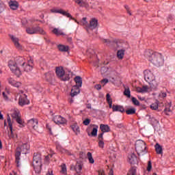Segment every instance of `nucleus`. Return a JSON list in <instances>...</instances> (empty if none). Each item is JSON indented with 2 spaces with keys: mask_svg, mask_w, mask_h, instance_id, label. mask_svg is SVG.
Segmentation results:
<instances>
[{
  "mask_svg": "<svg viewBox=\"0 0 175 175\" xmlns=\"http://www.w3.org/2000/svg\"><path fill=\"white\" fill-rule=\"evenodd\" d=\"M144 56L155 66H162L163 65V57L159 53H154L153 51L148 50L145 51Z\"/></svg>",
  "mask_w": 175,
  "mask_h": 175,
  "instance_id": "nucleus-1",
  "label": "nucleus"
},
{
  "mask_svg": "<svg viewBox=\"0 0 175 175\" xmlns=\"http://www.w3.org/2000/svg\"><path fill=\"white\" fill-rule=\"evenodd\" d=\"M33 166L35 172L39 174L42 171V154L40 153L36 152L33 154Z\"/></svg>",
  "mask_w": 175,
  "mask_h": 175,
  "instance_id": "nucleus-2",
  "label": "nucleus"
},
{
  "mask_svg": "<svg viewBox=\"0 0 175 175\" xmlns=\"http://www.w3.org/2000/svg\"><path fill=\"white\" fill-rule=\"evenodd\" d=\"M29 150V145L28 144H23L22 146L16 148L15 152L16 163L18 165L20 163V157L22 154H27Z\"/></svg>",
  "mask_w": 175,
  "mask_h": 175,
  "instance_id": "nucleus-3",
  "label": "nucleus"
},
{
  "mask_svg": "<svg viewBox=\"0 0 175 175\" xmlns=\"http://www.w3.org/2000/svg\"><path fill=\"white\" fill-rule=\"evenodd\" d=\"M135 151L137 155H144L147 154V146H146V142L142 139L137 140L135 142Z\"/></svg>",
  "mask_w": 175,
  "mask_h": 175,
  "instance_id": "nucleus-4",
  "label": "nucleus"
},
{
  "mask_svg": "<svg viewBox=\"0 0 175 175\" xmlns=\"http://www.w3.org/2000/svg\"><path fill=\"white\" fill-rule=\"evenodd\" d=\"M7 122H8V126L10 128V131H8L9 140L16 142V139L18 137L17 133L13 132V124L12 123V120L10 119V116L9 115L7 116Z\"/></svg>",
  "mask_w": 175,
  "mask_h": 175,
  "instance_id": "nucleus-5",
  "label": "nucleus"
},
{
  "mask_svg": "<svg viewBox=\"0 0 175 175\" xmlns=\"http://www.w3.org/2000/svg\"><path fill=\"white\" fill-rule=\"evenodd\" d=\"M55 72L57 77L63 81H68L70 79L69 75L65 74V70H64V68L62 67H57Z\"/></svg>",
  "mask_w": 175,
  "mask_h": 175,
  "instance_id": "nucleus-6",
  "label": "nucleus"
},
{
  "mask_svg": "<svg viewBox=\"0 0 175 175\" xmlns=\"http://www.w3.org/2000/svg\"><path fill=\"white\" fill-rule=\"evenodd\" d=\"M26 31L29 35H33L36 33H40L41 35L46 34V31L39 26L27 27Z\"/></svg>",
  "mask_w": 175,
  "mask_h": 175,
  "instance_id": "nucleus-7",
  "label": "nucleus"
},
{
  "mask_svg": "<svg viewBox=\"0 0 175 175\" xmlns=\"http://www.w3.org/2000/svg\"><path fill=\"white\" fill-rule=\"evenodd\" d=\"M8 66L10 68V70H12V73H14L16 76H21V70H20V68H18V66L16 64V62L10 60L8 62Z\"/></svg>",
  "mask_w": 175,
  "mask_h": 175,
  "instance_id": "nucleus-8",
  "label": "nucleus"
},
{
  "mask_svg": "<svg viewBox=\"0 0 175 175\" xmlns=\"http://www.w3.org/2000/svg\"><path fill=\"white\" fill-rule=\"evenodd\" d=\"M144 80L148 83L149 81H152L154 80L155 75L151 70H145L144 71Z\"/></svg>",
  "mask_w": 175,
  "mask_h": 175,
  "instance_id": "nucleus-9",
  "label": "nucleus"
},
{
  "mask_svg": "<svg viewBox=\"0 0 175 175\" xmlns=\"http://www.w3.org/2000/svg\"><path fill=\"white\" fill-rule=\"evenodd\" d=\"M96 27H98V20L92 18L90 21V24L86 27V31L88 32V33H90L91 31L96 29Z\"/></svg>",
  "mask_w": 175,
  "mask_h": 175,
  "instance_id": "nucleus-10",
  "label": "nucleus"
},
{
  "mask_svg": "<svg viewBox=\"0 0 175 175\" xmlns=\"http://www.w3.org/2000/svg\"><path fill=\"white\" fill-rule=\"evenodd\" d=\"M23 92H24L23 90L21 91L22 94L20 96L18 100L19 106H25V105H29V100L28 98H27V95L23 94Z\"/></svg>",
  "mask_w": 175,
  "mask_h": 175,
  "instance_id": "nucleus-11",
  "label": "nucleus"
},
{
  "mask_svg": "<svg viewBox=\"0 0 175 175\" xmlns=\"http://www.w3.org/2000/svg\"><path fill=\"white\" fill-rule=\"evenodd\" d=\"M9 37L14 43L15 47L18 49V50H23V46L20 44V40L18 39V38L12 34H10Z\"/></svg>",
  "mask_w": 175,
  "mask_h": 175,
  "instance_id": "nucleus-12",
  "label": "nucleus"
},
{
  "mask_svg": "<svg viewBox=\"0 0 175 175\" xmlns=\"http://www.w3.org/2000/svg\"><path fill=\"white\" fill-rule=\"evenodd\" d=\"M33 68V60L29 59L27 63H25L23 67H21V69L24 70V72H31Z\"/></svg>",
  "mask_w": 175,
  "mask_h": 175,
  "instance_id": "nucleus-13",
  "label": "nucleus"
},
{
  "mask_svg": "<svg viewBox=\"0 0 175 175\" xmlns=\"http://www.w3.org/2000/svg\"><path fill=\"white\" fill-rule=\"evenodd\" d=\"M38 124H39V121H38V119L32 118L27 122L28 126L33 128L34 131H38Z\"/></svg>",
  "mask_w": 175,
  "mask_h": 175,
  "instance_id": "nucleus-14",
  "label": "nucleus"
},
{
  "mask_svg": "<svg viewBox=\"0 0 175 175\" xmlns=\"http://www.w3.org/2000/svg\"><path fill=\"white\" fill-rule=\"evenodd\" d=\"M15 63L17 66H21V68H24L25 66V58L18 56L15 59Z\"/></svg>",
  "mask_w": 175,
  "mask_h": 175,
  "instance_id": "nucleus-15",
  "label": "nucleus"
},
{
  "mask_svg": "<svg viewBox=\"0 0 175 175\" xmlns=\"http://www.w3.org/2000/svg\"><path fill=\"white\" fill-rule=\"evenodd\" d=\"M53 121L55 124H57V125H61L62 124L66 123V120L65 118L62 117L61 116H56L53 118Z\"/></svg>",
  "mask_w": 175,
  "mask_h": 175,
  "instance_id": "nucleus-16",
  "label": "nucleus"
},
{
  "mask_svg": "<svg viewBox=\"0 0 175 175\" xmlns=\"http://www.w3.org/2000/svg\"><path fill=\"white\" fill-rule=\"evenodd\" d=\"M51 12L52 13H59L60 14H62L63 16H66L68 18H72V15L64 11V10L52 9V10H51Z\"/></svg>",
  "mask_w": 175,
  "mask_h": 175,
  "instance_id": "nucleus-17",
  "label": "nucleus"
},
{
  "mask_svg": "<svg viewBox=\"0 0 175 175\" xmlns=\"http://www.w3.org/2000/svg\"><path fill=\"white\" fill-rule=\"evenodd\" d=\"M152 90H157L158 88V85H159V81L157 80V79H152V81L148 82Z\"/></svg>",
  "mask_w": 175,
  "mask_h": 175,
  "instance_id": "nucleus-18",
  "label": "nucleus"
},
{
  "mask_svg": "<svg viewBox=\"0 0 175 175\" xmlns=\"http://www.w3.org/2000/svg\"><path fill=\"white\" fill-rule=\"evenodd\" d=\"M71 20H74L75 23H77V24H79V25H83V27H85V29H87V27H88V22L87 21V18H83L82 20L80 22H77V21L75 18H70Z\"/></svg>",
  "mask_w": 175,
  "mask_h": 175,
  "instance_id": "nucleus-19",
  "label": "nucleus"
},
{
  "mask_svg": "<svg viewBox=\"0 0 175 175\" xmlns=\"http://www.w3.org/2000/svg\"><path fill=\"white\" fill-rule=\"evenodd\" d=\"M80 87L77 85H74L71 90V96H76V95L80 94Z\"/></svg>",
  "mask_w": 175,
  "mask_h": 175,
  "instance_id": "nucleus-20",
  "label": "nucleus"
},
{
  "mask_svg": "<svg viewBox=\"0 0 175 175\" xmlns=\"http://www.w3.org/2000/svg\"><path fill=\"white\" fill-rule=\"evenodd\" d=\"M8 83L13 87H16V88H19V87H21L22 83L21 82H18L12 78H10L8 79Z\"/></svg>",
  "mask_w": 175,
  "mask_h": 175,
  "instance_id": "nucleus-21",
  "label": "nucleus"
},
{
  "mask_svg": "<svg viewBox=\"0 0 175 175\" xmlns=\"http://www.w3.org/2000/svg\"><path fill=\"white\" fill-rule=\"evenodd\" d=\"M129 162L131 165H135L136 163V161H137V157H136V154L135 153H131L129 154L128 156Z\"/></svg>",
  "mask_w": 175,
  "mask_h": 175,
  "instance_id": "nucleus-22",
  "label": "nucleus"
},
{
  "mask_svg": "<svg viewBox=\"0 0 175 175\" xmlns=\"http://www.w3.org/2000/svg\"><path fill=\"white\" fill-rule=\"evenodd\" d=\"M11 116L12 117L13 120H16V118H18L21 116L20 115V111L18 109H12L11 111Z\"/></svg>",
  "mask_w": 175,
  "mask_h": 175,
  "instance_id": "nucleus-23",
  "label": "nucleus"
},
{
  "mask_svg": "<svg viewBox=\"0 0 175 175\" xmlns=\"http://www.w3.org/2000/svg\"><path fill=\"white\" fill-rule=\"evenodd\" d=\"M113 111H120V113H124L125 111V109H124V107L121 105H113L112 107Z\"/></svg>",
  "mask_w": 175,
  "mask_h": 175,
  "instance_id": "nucleus-24",
  "label": "nucleus"
},
{
  "mask_svg": "<svg viewBox=\"0 0 175 175\" xmlns=\"http://www.w3.org/2000/svg\"><path fill=\"white\" fill-rule=\"evenodd\" d=\"M100 129L103 133L110 132V126H109L107 124H100Z\"/></svg>",
  "mask_w": 175,
  "mask_h": 175,
  "instance_id": "nucleus-25",
  "label": "nucleus"
},
{
  "mask_svg": "<svg viewBox=\"0 0 175 175\" xmlns=\"http://www.w3.org/2000/svg\"><path fill=\"white\" fill-rule=\"evenodd\" d=\"M75 3H77L79 6L81 8H88V3L83 0H74Z\"/></svg>",
  "mask_w": 175,
  "mask_h": 175,
  "instance_id": "nucleus-26",
  "label": "nucleus"
},
{
  "mask_svg": "<svg viewBox=\"0 0 175 175\" xmlns=\"http://www.w3.org/2000/svg\"><path fill=\"white\" fill-rule=\"evenodd\" d=\"M57 49L59 51L62 53H66V51H69V46H65L64 44L57 45Z\"/></svg>",
  "mask_w": 175,
  "mask_h": 175,
  "instance_id": "nucleus-27",
  "label": "nucleus"
},
{
  "mask_svg": "<svg viewBox=\"0 0 175 175\" xmlns=\"http://www.w3.org/2000/svg\"><path fill=\"white\" fill-rule=\"evenodd\" d=\"M9 5L12 10H16L18 8V3L17 1H11L9 3Z\"/></svg>",
  "mask_w": 175,
  "mask_h": 175,
  "instance_id": "nucleus-28",
  "label": "nucleus"
},
{
  "mask_svg": "<svg viewBox=\"0 0 175 175\" xmlns=\"http://www.w3.org/2000/svg\"><path fill=\"white\" fill-rule=\"evenodd\" d=\"M124 55H125V50L121 49L118 51L117 57L118 59H122V58H124Z\"/></svg>",
  "mask_w": 175,
  "mask_h": 175,
  "instance_id": "nucleus-29",
  "label": "nucleus"
},
{
  "mask_svg": "<svg viewBox=\"0 0 175 175\" xmlns=\"http://www.w3.org/2000/svg\"><path fill=\"white\" fill-rule=\"evenodd\" d=\"M75 81L76 83L75 85H78L79 87H81L82 84H83V79H81V78L79 76L76 77L75 78Z\"/></svg>",
  "mask_w": 175,
  "mask_h": 175,
  "instance_id": "nucleus-30",
  "label": "nucleus"
},
{
  "mask_svg": "<svg viewBox=\"0 0 175 175\" xmlns=\"http://www.w3.org/2000/svg\"><path fill=\"white\" fill-rule=\"evenodd\" d=\"M170 106H171L170 103L167 104L165 106V109H164V113H165L166 116H170V114H172Z\"/></svg>",
  "mask_w": 175,
  "mask_h": 175,
  "instance_id": "nucleus-31",
  "label": "nucleus"
},
{
  "mask_svg": "<svg viewBox=\"0 0 175 175\" xmlns=\"http://www.w3.org/2000/svg\"><path fill=\"white\" fill-rule=\"evenodd\" d=\"M154 147H155L157 154H163V152L162 150V146H161L159 144H156Z\"/></svg>",
  "mask_w": 175,
  "mask_h": 175,
  "instance_id": "nucleus-32",
  "label": "nucleus"
},
{
  "mask_svg": "<svg viewBox=\"0 0 175 175\" xmlns=\"http://www.w3.org/2000/svg\"><path fill=\"white\" fill-rule=\"evenodd\" d=\"M81 169H83V165H81L80 163H77L75 167H74V170L77 172V173H80L81 172Z\"/></svg>",
  "mask_w": 175,
  "mask_h": 175,
  "instance_id": "nucleus-33",
  "label": "nucleus"
},
{
  "mask_svg": "<svg viewBox=\"0 0 175 175\" xmlns=\"http://www.w3.org/2000/svg\"><path fill=\"white\" fill-rule=\"evenodd\" d=\"M53 32L56 35V36H59V35L64 36L65 33L62 31V30H59L57 28H55L53 30Z\"/></svg>",
  "mask_w": 175,
  "mask_h": 175,
  "instance_id": "nucleus-34",
  "label": "nucleus"
},
{
  "mask_svg": "<svg viewBox=\"0 0 175 175\" xmlns=\"http://www.w3.org/2000/svg\"><path fill=\"white\" fill-rule=\"evenodd\" d=\"M107 102L108 105H109V108L113 109V100H111V98H110L109 94H107Z\"/></svg>",
  "mask_w": 175,
  "mask_h": 175,
  "instance_id": "nucleus-35",
  "label": "nucleus"
},
{
  "mask_svg": "<svg viewBox=\"0 0 175 175\" xmlns=\"http://www.w3.org/2000/svg\"><path fill=\"white\" fill-rule=\"evenodd\" d=\"M87 157H88V159L90 163H94L95 161L94 160V158L92 157V153H91L90 152H88Z\"/></svg>",
  "mask_w": 175,
  "mask_h": 175,
  "instance_id": "nucleus-36",
  "label": "nucleus"
},
{
  "mask_svg": "<svg viewBox=\"0 0 175 175\" xmlns=\"http://www.w3.org/2000/svg\"><path fill=\"white\" fill-rule=\"evenodd\" d=\"M60 173L62 174L66 175L67 174V170H66V164H62L61 165V171Z\"/></svg>",
  "mask_w": 175,
  "mask_h": 175,
  "instance_id": "nucleus-37",
  "label": "nucleus"
},
{
  "mask_svg": "<svg viewBox=\"0 0 175 175\" xmlns=\"http://www.w3.org/2000/svg\"><path fill=\"white\" fill-rule=\"evenodd\" d=\"M126 113L129 116H131L132 114H135L136 113V109L131 108V109H127V110H126Z\"/></svg>",
  "mask_w": 175,
  "mask_h": 175,
  "instance_id": "nucleus-38",
  "label": "nucleus"
},
{
  "mask_svg": "<svg viewBox=\"0 0 175 175\" xmlns=\"http://www.w3.org/2000/svg\"><path fill=\"white\" fill-rule=\"evenodd\" d=\"M98 126H96V127L93 128L92 131L91 133L92 136H94V137L98 136Z\"/></svg>",
  "mask_w": 175,
  "mask_h": 175,
  "instance_id": "nucleus-39",
  "label": "nucleus"
},
{
  "mask_svg": "<svg viewBox=\"0 0 175 175\" xmlns=\"http://www.w3.org/2000/svg\"><path fill=\"white\" fill-rule=\"evenodd\" d=\"M54 76V74L50 73V72H47L45 74V77L46 79L48 81H50V80H51L53 79V77Z\"/></svg>",
  "mask_w": 175,
  "mask_h": 175,
  "instance_id": "nucleus-40",
  "label": "nucleus"
},
{
  "mask_svg": "<svg viewBox=\"0 0 175 175\" xmlns=\"http://www.w3.org/2000/svg\"><path fill=\"white\" fill-rule=\"evenodd\" d=\"M54 155V153L49 154L45 157L44 161L46 163H49L50 162V159L53 158V156Z\"/></svg>",
  "mask_w": 175,
  "mask_h": 175,
  "instance_id": "nucleus-41",
  "label": "nucleus"
},
{
  "mask_svg": "<svg viewBox=\"0 0 175 175\" xmlns=\"http://www.w3.org/2000/svg\"><path fill=\"white\" fill-rule=\"evenodd\" d=\"M72 129L76 133V135H79V133H80V128H79L77 126H72Z\"/></svg>",
  "mask_w": 175,
  "mask_h": 175,
  "instance_id": "nucleus-42",
  "label": "nucleus"
},
{
  "mask_svg": "<svg viewBox=\"0 0 175 175\" xmlns=\"http://www.w3.org/2000/svg\"><path fill=\"white\" fill-rule=\"evenodd\" d=\"M150 109H152V110H157L158 109V101H156L155 103L150 105Z\"/></svg>",
  "mask_w": 175,
  "mask_h": 175,
  "instance_id": "nucleus-43",
  "label": "nucleus"
},
{
  "mask_svg": "<svg viewBox=\"0 0 175 175\" xmlns=\"http://www.w3.org/2000/svg\"><path fill=\"white\" fill-rule=\"evenodd\" d=\"M15 120H16V122H17L18 124H19V125H21V126H20L21 128L23 127V126H24V125H23V119H21V116H19V117H18V118H16Z\"/></svg>",
  "mask_w": 175,
  "mask_h": 175,
  "instance_id": "nucleus-44",
  "label": "nucleus"
},
{
  "mask_svg": "<svg viewBox=\"0 0 175 175\" xmlns=\"http://www.w3.org/2000/svg\"><path fill=\"white\" fill-rule=\"evenodd\" d=\"M124 95H125V96H127V98H131V90H129V88L124 90Z\"/></svg>",
  "mask_w": 175,
  "mask_h": 175,
  "instance_id": "nucleus-45",
  "label": "nucleus"
},
{
  "mask_svg": "<svg viewBox=\"0 0 175 175\" xmlns=\"http://www.w3.org/2000/svg\"><path fill=\"white\" fill-rule=\"evenodd\" d=\"M131 100L133 103L135 105V106H139V105H140V103H139V100H137V98L135 97H132Z\"/></svg>",
  "mask_w": 175,
  "mask_h": 175,
  "instance_id": "nucleus-46",
  "label": "nucleus"
},
{
  "mask_svg": "<svg viewBox=\"0 0 175 175\" xmlns=\"http://www.w3.org/2000/svg\"><path fill=\"white\" fill-rule=\"evenodd\" d=\"M5 10V3L0 0V13H2Z\"/></svg>",
  "mask_w": 175,
  "mask_h": 175,
  "instance_id": "nucleus-47",
  "label": "nucleus"
},
{
  "mask_svg": "<svg viewBox=\"0 0 175 175\" xmlns=\"http://www.w3.org/2000/svg\"><path fill=\"white\" fill-rule=\"evenodd\" d=\"M127 175H136V169L132 168L130 170Z\"/></svg>",
  "mask_w": 175,
  "mask_h": 175,
  "instance_id": "nucleus-48",
  "label": "nucleus"
},
{
  "mask_svg": "<svg viewBox=\"0 0 175 175\" xmlns=\"http://www.w3.org/2000/svg\"><path fill=\"white\" fill-rule=\"evenodd\" d=\"M98 146L100 148H103V147H105V142H103V140H98Z\"/></svg>",
  "mask_w": 175,
  "mask_h": 175,
  "instance_id": "nucleus-49",
  "label": "nucleus"
},
{
  "mask_svg": "<svg viewBox=\"0 0 175 175\" xmlns=\"http://www.w3.org/2000/svg\"><path fill=\"white\" fill-rule=\"evenodd\" d=\"M106 72H107V67H105V66L102 67L101 70H100L101 75H105V73H106Z\"/></svg>",
  "mask_w": 175,
  "mask_h": 175,
  "instance_id": "nucleus-50",
  "label": "nucleus"
},
{
  "mask_svg": "<svg viewBox=\"0 0 175 175\" xmlns=\"http://www.w3.org/2000/svg\"><path fill=\"white\" fill-rule=\"evenodd\" d=\"M151 169H152V165H151V162L149 161L148 162V167H147L148 172H151Z\"/></svg>",
  "mask_w": 175,
  "mask_h": 175,
  "instance_id": "nucleus-51",
  "label": "nucleus"
},
{
  "mask_svg": "<svg viewBox=\"0 0 175 175\" xmlns=\"http://www.w3.org/2000/svg\"><path fill=\"white\" fill-rule=\"evenodd\" d=\"M90 122H91V120H90V119H85L84 121H83V124H85V125H90Z\"/></svg>",
  "mask_w": 175,
  "mask_h": 175,
  "instance_id": "nucleus-52",
  "label": "nucleus"
},
{
  "mask_svg": "<svg viewBox=\"0 0 175 175\" xmlns=\"http://www.w3.org/2000/svg\"><path fill=\"white\" fill-rule=\"evenodd\" d=\"M142 88V92H147L148 91V86H143Z\"/></svg>",
  "mask_w": 175,
  "mask_h": 175,
  "instance_id": "nucleus-53",
  "label": "nucleus"
},
{
  "mask_svg": "<svg viewBox=\"0 0 175 175\" xmlns=\"http://www.w3.org/2000/svg\"><path fill=\"white\" fill-rule=\"evenodd\" d=\"M103 135H105V133L103 132L98 135V140H103Z\"/></svg>",
  "mask_w": 175,
  "mask_h": 175,
  "instance_id": "nucleus-54",
  "label": "nucleus"
},
{
  "mask_svg": "<svg viewBox=\"0 0 175 175\" xmlns=\"http://www.w3.org/2000/svg\"><path fill=\"white\" fill-rule=\"evenodd\" d=\"M166 93L165 92H161L159 94V98H166Z\"/></svg>",
  "mask_w": 175,
  "mask_h": 175,
  "instance_id": "nucleus-55",
  "label": "nucleus"
},
{
  "mask_svg": "<svg viewBox=\"0 0 175 175\" xmlns=\"http://www.w3.org/2000/svg\"><path fill=\"white\" fill-rule=\"evenodd\" d=\"M94 88H96V90H101L102 85H100V84L95 85Z\"/></svg>",
  "mask_w": 175,
  "mask_h": 175,
  "instance_id": "nucleus-56",
  "label": "nucleus"
},
{
  "mask_svg": "<svg viewBox=\"0 0 175 175\" xmlns=\"http://www.w3.org/2000/svg\"><path fill=\"white\" fill-rule=\"evenodd\" d=\"M107 83H109V79H104L101 81L102 84H107Z\"/></svg>",
  "mask_w": 175,
  "mask_h": 175,
  "instance_id": "nucleus-57",
  "label": "nucleus"
},
{
  "mask_svg": "<svg viewBox=\"0 0 175 175\" xmlns=\"http://www.w3.org/2000/svg\"><path fill=\"white\" fill-rule=\"evenodd\" d=\"M125 9L127 11V13H129L130 16H132V14L131 13V11L129 10V6L125 5Z\"/></svg>",
  "mask_w": 175,
  "mask_h": 175,
  "instance_id": "nucleus-58",
  "label": "nucleus"
},
{
  "mask_svg": "<svg viewBox=\"0 0 175 175\" xmlns=\"http://www.w3.org/2000/svg\"><path fill=\"white\" fill-rule=\"evenodd\" d=\"M103 42L104 43H107V44H109V43H111V41H110L109 40H107V39H103Z\"/></svg>",
  "mask_w": 175,
  "mask_h": 175,
  "instance_id": "nucleus-59",
  "label": "nucleus"
},
{
  "mask_svg": "<svg viewBox=\"0 0 175 175\" xmlns=\"http://www.w3.org/2000/svg\"><path fill=\"white\" fill-rule=\"evenodd\" d=\"M2 95L4 99H8V95H6V93L5 92H3Z\"/></svg>",
  "mask_w": 175,
  "mask_h": 175,
  "instance_id": "nucleus-60",
  "label": "nucleus"
},
{
  "mask_svg": "<svg viewBox=\"0 0 175 175\" xmlns=\"http://www.w3.org/2000/svg\"><path fill=\"white\" fill-rule=\"evenodd\" d=\"M98 175H105V171L99 170Z\"/></svg>",
  "mask_w": 175,
  "mask_h": 175,
  "instance_id": "nucleus-61",
  "label": "nucleus"
},
{
  "mask_svg": "<svg viewBox=\"0 0 175 175\" xmlns=\"http://www.w3.org/2000/svg\"><path fill=\"white\" fill-rule=\"evenodd\" d=\"M136 91H137V92H142V88H140V87L137 88Z\"/></svg>",
  "mask_w": 175,
  "mask_h": 175,
  "instance_id": "nucleus-62",
  "label": "nucleus"
},
{
  "mask_svg": "<svg viewBox=\"0 0 175 175\" xmlns=\"http://www.w3.org/2000/svg\"><path fill=\"white\" fill-rule=\"evenodd\" d=\"M36 90L38 92H42L43 91V89L42 88H37Z\"/></svg>",
  "mask_w": 175,
  "mask_h": 175,
  "instance_id": "nucleus-63",
  "label": "nucleus"
},
{
  "mask_svg": "<svg viewBox=\"0 0 175 175\" xmlns=\"http://www.w3.org/2000/svg\"><path fill=\"white\" fill-rule=\"evenodd\" d=\"M152 120L154 121V124H159V120L153 118Z\"/></svg>",
  "mask_w": 175,
  "mask_h": 175,
  "instance_id": "nucleus-64",
  "label": "nucleus"
}]
</instances>
